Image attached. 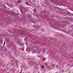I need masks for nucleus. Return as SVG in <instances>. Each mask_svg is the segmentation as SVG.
Masks as SVG:
<instances>
[{
    "label": "nucleus",
    "instance_id": "f257e3e1",
    "mask_svg": "<svg viewBox=\"0 0 73 73\" xmlns=\"http://www.w3.org/2000/svg\"><path fill=\"white\" fill-rule=\"evenodd\" d=\"M27 38H28V37H26L25 38V39H24V40H25L26 41H28V39H27Z\"/></svg>",
    "mask_w": 73,
    "mask_h": 73
},
{
    "label": "nucleus",
    "instance_id": "39448f33",
    "mask_svg": "<svg viewBox=\"0 0 73 73\" xmlns=\"http://www.w3.org/2000/svg\"><path fill=\"white\" fill-rule=\"evenodd\" d=\"M44 65H42V69H43V68H44Z\"/></svg>",
    "mask_w": 73,
    "mask_h": 73
},
{
    "label": "nucleus",
    "instance_id": "9d476101",
    "mask_svg": "<svg viewBox=\"0 0 73 73\" xmlns=\"http://www.w3.org/2000/svg\"><path fill=\"white\" fill-rule=\"evenodd\" d=\"M21 71H23V69H21Z\"/></svg>",
    "mask_w": 73,
    "mask_h": 73
},
{
    "label": "nucleus",
    "instance_id": "423d86ee",
    "mask_svg": "<svg viewBox=\"0 0 73 73\" xmlns=\"http://www.w3.org/2000/svg\"><path fill=\"white\" fill-rule=\"evenodd\" d=\"M34 12H35V13H36V11L35 10V9H34Z\"/></svg>",
    "mask_w": 73,
    "mask_h": 73
},
{
    "label": "nucleus",
    "instance_id": "1a4fd4ad",
    "mask_svg": "<svg viewBox=\"0 0 73 73\" xmlns=\"http://www.w3.org/2000/svg\"><path fill=\"white\" fill-rule=\"evenodd\" d=\"M45 58H44V59H43V61H45Z\"/></svg>",
    "mask_w": 73,
    "mask_h": 73
},
{
    "label": "nucleus",
    "instance_id": "f03ea898",
    "mask_svg": "<svg viewBox=\"0 0 73 73\" xmlns=\"http://www.w3.org/2000/svg\"><path fill=\"white\" fill-rule=\"evenodd\" d=\"M5 41H4V43L3 44V46H4L5 45Z\"/></svg>",
    "mask_w": 73,
    "mask_h": 73
},
{
    "label": "nucleus",
    "instance_id": "9b49d317",
    "mask_svg": "<svg viewBox=\"0 0 73 73\" xmlns=\"http://www.w3.org/2000/svg\"><path fill=\"white\" fill-rule=\"evenodd\" d=\"M8 66V64H7V66H6V67H7Z\"/></svg>",
    "mask_w": 73,
    "mask_h": 73
},
{
    "label": "nucleus",
    "instance_id": "6e6552de",
    "mask_svg": "<svg viewBox=\"0 0 73 73\" xmlns=\"http://www.w3.org/2000/svg\"><path fill=\"white\" fill-rule=\"evenodd\" d=\"M22 50H24V48H22Z\"/></svg>",
    "mask_w": 73,
    "mask_h": 73
},
{
    "label": "nucleus",
    "instance_id": "7ed1b4c3",
    "mask_svg": "<svg viewBox=\"0 0 73 73\" xmlns=\"http://www.w3.org/2000/svg\"><path fill=\"white\" fill-rule=\"evenodd\" d=\"M18 3H21V1H18Z\"/></svg>",
    "mask_w": 73,
    "mask_h": 73
},
{
    "label": "nucleus",
    "instance_id": "20e7f679",
    "mask_svg": "<svg viewBox=\"0 0 73 73\" xmlns=\"http://www.w3.org/2000/svg\"><path fill=\"white\" fill-rule=\"evenodd\" d=\"M52 66H53V67H55V66H54V64H53L52 65Z\"/></svg>",
    "mask_w": 73,
    "mask_h": 73
},
{
    "label": "nucleus",
    "instance_id": "0eeeda50",
    "mask_svg": "<svg viewBox=\"0 0 73 73\" xmlns=\"http://www.w3.org/2000/svg\"><path fill=\"white\" fill-rule=\"evenodd\" d=\"M26 4H27V5H28V4H29L28 2H26Z\"/></svg>",
    "mask_w": 73,
    "mask_h": 73
}]
</instances>
